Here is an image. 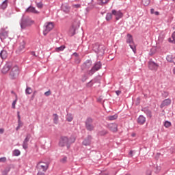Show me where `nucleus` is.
<instances>
[{"label": "nucleus", "instance_id": "obj_1", "mask_svg": "<svg viewBox=\"0 0 175 175\" xmlns=\"http://www.w3.org/2000/svg\"><path fill=\"white\" fill-rule=\"evenodd\" d=\"M76 142V137L74 136H71L70 138H68V137H61L59 146L60 147H65L66 146L67 148H69L70 147V144L75 143Z\"/></svg>", "mask_w": 175, "mask_h": 175}, {"label": "nucleus", "instance_id": "obj_2", "mask_svg": "<svg viewBox=\"0 0 175 175\" xmlns=\"http://www.w3.org/2000/svg\"><path fill=\"white\" fill-rule=\"evenodd\" d=\"M20 75V68H18V66H14L11 69V71L10 72V77L12 80H14V79H17L18 77V75Z\"/></svg>", "mask_w": 175, "mask_h": 175}, {"label": "nucleus", "instance_id": "obj_3", "mask_svg": "<svg viewBox=\"0 0 175 175\" xmlns=\"http://www.w3.org/2000/svg\"><path fill=\"white\" fill-rule=\"evenodd\" d=\"M101 68H102V63H100V62H96V63H94L91 70L88 71V75H89V76H92V75H94L95 72H98V70H99V69H101Z\"/></svg>", "mask_w": 175, "mask_h": 175}, {"label": "nucleus", "instance_id": "obj_4", "mask_svg": "<svg viewBox=\"0 0 175 175\" xmlns=\"http://www.w3.org/2000/svg\"><path fill=\"white\" fill-rule=\"evenodd\" d=\"M33 21L31 20L29 18H23L22 21L21 23V27L22 29L27 28V27H29V25H32Z\"/></svg>", "mask_w": 175, "mask_h": 175}, {"label": "nucleus", "instance_id": "obj_5", "mask_svg": "<svg viewBox=\"0 0 175 175\" xmlns=\"http://www.w3.org/2000/svg\"><path fill=\"white\" fill-rule=\"evenodd\" d=\"M92 122H94V120L91 118H88L85 121V128L88 131H90V132L94 131L95 128Z\"/></svg>", "mask_w": 175, "mask_h": 175}, {"label": "nucleus", "instance_id": "obj_6", "mask_svg": "<svg viewBox=\"0 0 175 175\" xmlns=\"http://www.w3.org/2000/svg\"><path fill=\"white\" fill-rule=\"evenodd\" d=\"M53 28H54V23L53 22L46 23L45 24V28L43 31V35L46 36V35H47V33H49L50 31L53 29Z\"/></svg>", "mask_w": 175, "mask_h": 175}, {"label": "nucleus", "instance_id": "obj_7", "mask_svg": "<svg viewBox=\"0 0 175 175\" xmlns=\"http://www.w3.org/2000/svg\"><path fill=\"white\" fill-rule=\"evenodd\" d=\"M80 27V21H79V19H75L72 22V29H70V31H72V35H75V32H76V29H77V28Z\"/></svg>", "mask_w": 175, "mask_h": 175}, {"label": "nucleus", "instance_id": "obj_8", "mask_svg": "<svg viewBox=\"0 0 175 175\" xmlns=\"http://www.w3.org/2000/svg\"><path fill=\"white\" fill-rule=\"evenodd\" d=\"M93 50L97 54H103L105 53V49H103V46L99 45V44H95L93 45Z\"/></svg>", "mask_w": 175, "mask_h": 175}, {"label": "nucleus", "instance_id": "obj_9", "mask_svg": "<svg viewBox=\"0 0 175 175\" xmlns=\"http://www.w3.org/2000/svg\"><path fill=\"white\" fill-rule=\"evenodd\" d=\"M148 66L149 69H150V70H154V72H157V70H158V68H159V65L154 62L152 60L148 62Z\"/></svg>", "mask_w": 175, "mask_h": 175}, {"label": "nucleus", "instance_id": "obj_10", "mask_svg": "<svg viewBox=\"0 0 175 175\" xmlns=\"http://www.w3.org/2000/svg\"><path fill=\"white\" fill-rule=\"evenodd\" d=\"M111 13L113 16H115L116 21L120 20V18H122V16H124L122 12H121L120 10L117 11L116 10H113Z\"/></svg>", "mask_w": 175, "mask_h": 175}, {"label": "nucleus", "instance_id": "obj_11", "mask_svg": "<svg viewBox=\"0 0 175 175\" xmlns=\"http://www.w3.org/2000/svg\"><path fill=\"white\" fill-rule=\"evenodd\" d=\"M91 66H92V62H91L90 60H88L82 65L81 69L82 70H88V69H90Z\"/></svg>", "mask_w": 175, "mask_h": 175}, {"label": "nucleus", "instance_id": "obj_12", "mask_svg": "<svg viewBox=\"0 0 175 175\" xmlns=\"http://www.w3.org/2000/svg\"><path fill=\"white\" fill-rule=\"evenodd\" d=\"M108 129L109 131H111V132L116 133L118 131V125H117L116 123H111L108 124Z\"/></svg>", "mask_w": 175, "mask_h": 175}, {"label": "nucleus", "instance_id": "obj_13", "mask_svg": "<svg viewBox=\"0 0 175 175\" xmlns=\"http://www.w3.org/2000/svg\"><path fill=\"white\" fill-rule=\"evenodd\" d=\"M38 167L44 172H46V170L49 169V164L47 163L40 162L38 164Z\"/></svg>", "mask_w": 175, "mask_h": 175}, {"label": "nucleus", "instance_id": "obj_14", "mask_svg": "<svg viewBox=\"0 0 175 175\" xmlns=\"http://www.w3.org/2000/svg\"><path fill=\"white\" fill-rule=\"evenodd\" d=\"M31 139V134H27L26 138L24 139L23 143V147L24 150H27L28 148V142Z\"/></svg>", "mask_w": 175, "mask_h": 175}, {"label": "nucleus", "instance_id": "obj_15", "mask_svg": "<svg viewBox=\"0 0 175 175\" xmlns=\"http://www.w3.org/2000/svg\"><path fill=\"white\" fill-rule=\"evenodd\" d=\"M25 49V41L23 40L22 42H21L20 45L16 50V53H23Z\"/></svg>", "mask_w": 175, "mask_h": 175}, {"label": "nucleus", "instance_id": "obj_16", "mask_svg": "<svg viewBox=\"0 0 175 175\" xmlns=\"http://www.w3.org/2000/svg\"><path fill=\"white\" fill-rule=\"evenodd\" d=\"M171 103H172V100L170 98H167L161 103L160 107L161 109H163V107L166 106H169V105H170Z\"/></svg>", "mask_w": 175, "mask_h": 175}, {"label": "nucleus", "instance_id": "obj_17", "mask_svg": "<svg viewBox=\"0 0 175 175\" xmlns=\"http://www.w3.org/2000/svg\"><path fill=\"white\" fill-rule=\"evenodd\" d=\"M26 13H33L34 14H38V10L35 8V7L30 6L26 10Z\"/></svg>", "mask_w": 175, "mask_h": 175}, {"label": "nucleus", "instance_id": "obj_18", "mask_svg": "<svg viewBox=\"0 0 175 175\" xmlns=\"http://www.w3.org/2000/svg\"><path fill=\"white\" fill-rule=\"evenodd\" d=\"M91 140H92V137L91 135H88L83 142V146H90V144H91Z\"/></svg>", "mask_w": 175, "mask_h": 175}, {"label": "nucleus", "instance_id": "obj_19", "mask_svg": "<svg viewBox=\"0 0 175 175\" xmlns=\"http://www.w3.org/2000/svg\"><path fill=\"white\" fill-rule=\"evenodd\" d=\"M144 122H146V118L143 116V115H140L137 118V123L139 124V125H143Z\"/></svg>", "mask_w": 175, "mask_h": 175}, {"label": "nucleus", "instance_id": "obj_20", "mask_svg": "<svg viewBox=\"0 0 175 175\" xmlns=\"http://www.w3.org/2000/svg\"><path fill=\"white\" fill-rule=\"evenodd\" d=\"M8 70H10V64H6L2 68L1 72L5 75L8 73Z\"/></svg>", "mask_w": 175, "mask_h": 175}, {"label": "nucleus", "instance_id": "obj_21", "mask_svg": "<svg viewBox=\"0 0 175 175\" xmlns=\"http://www.w3.org/2000/svg\"><path fill=\"white\" fill-rule=\"evenodd\" d=\"M110 2V0H97L98 5L100 6H103V5H107Z\"/></svg>", "mask_w": 175, "mask_h": 175}, {"label": "nucleus", "instance_id": "obj_22", "mask_svg": "<svg viewBox=\"0 0 175 175\" xmlns=\"http://www.w3.org/2000/svg\"><path fill=\"white\" fill-rule=\"evenodd\" d=\"M8 3H9V0H5L2 2L1 5H0V9H2V10H5L6 8H8Z\"/></svg>", "mask_w": 175, "mask_h": 175}, {"label": "nucleus", "instance_id": "obj_23", "mask_svg": "<svg viewBox=\"0 0 175 175\" xmlns=\"http://www.w3.org/2000/svg\"><path fill=\"white\" fill-rule=\"evenodd\" d=\"M0 57L2 59H6V58H8V52L5 50H2L0 53Z\"/></svg>", "mask_w": 175, "mask_h": 175}, {"label": "nucleus", "instance_id": "obj_24", "mask_svg": "<svg viewBox=\"0 0 175 175\" xmlns=\"http://www.w3.org/2000/svg\"><path fill=\"white\" fill-rule=\"evenodd\" d=\"M166 59L168 62H172L173 64H175V57H173L172 55H167Z\"/></svg>", "mask_w": 175, "mask_h": 175}, {"label": "nucleus", "instance_id": "obj_25", "mask_svg": "<svg viewBox=\"0 0 175 175\" xmlns=\"http://www.w3.org/2000/svg\"><path fill=\"white\" fill-rule=\"evenodd\" d=\"M127 38L126 42L129 43V44H133V38L132 37V35L127 34Z\"/></svg>", "mask_w": 175, "mask_h": 175}, {"label": "nucleus", "instance_id": "obj_26", "mask_svg": "<svg viewBox=\"0 0 175 175\" xmlns=\"http://www.w3.org/2000/svg\"><path fill=\"white\" fill-rule=\"evenodd\" d=\"M66 120L68 122H72L73 121V116L71 113H68L66 116Z\"/></svg>", "mask_w": 175, "mask_h": 175}, {"label": "nucleus", "instance_id": "obj_27", "mask_svg": "<svg viewBox=\"0 0 175 175\" xmlns=\"http://www.w3.org/2000/svg\"><path fill=\"white\" fill-rule=\"evenodd\" d=\"M118 116L117 115H113V116H109L107 118V120L109 121H114V120H117Z\"/></svg>", "mask_w": 175, "mask_h": 175}, {"label": "nucleus", "instance_id": "obj_28", "mask_svg": "<svg viewBox=\"0 0 175 175\" xmlns=\"http://www.w3.org/2000/svg\"><path fill=\"white\" fill-rule=\"evenodd\" d=\"M105 18L107 21H110L113 18V13H107Z\"/></svg>", "mask_w": 175, "mask_h": 175}, {"label": "nucleus", "instance_id": "obj_29", "mask_svg": "<svg viewBox=\"0 0 175 175\" xmlns=\"http://www.w3.org/2000/svg\"><path fill=\"white\" fill-rule=\"evenodd\" d=\"M25 94L27 95H31V94H32V88H31L30 87H27L25 90Z\"/></svg>", "mask_w": 175, "mask_h": 175}, {"label": "nucleus", "instance_id": "obj_30", "mask_svg": "<svg viewBox=\"0 0 175 175\" xmlns=\"http://www.w3.org/2000/svg\"><path fill=\"white\" fill-rule=\"evenodd\" d=\"M14 157H18L21 152L18 150V149H15L12 152Z\"/></svg>", "mask_w": 175, "mask_h": 175}, {"label": "nucleus", "instance_id": "obj_31", "mask_svg": "<svg viewBox=\"0 0 175 175\" xmlns=\"http://www.w3.org/2000/svg\"><path fill=\"white\" fill-rule=\"evenodd\" d=\"M64 50H65V46L64 45L55 49L57 53H59V51H64Z\"/></svg>", "mask_w": 175, "mask_h": 175}, {"label": "nucleus", "instance_id": "obj_32", "mask_svg": "<svg viewBox=\"0 0 175 175\" xmlns=\"http://www.w3.org/2000/svg\"><path fill=\"white\" fill-rule=\"evenodd\" d=\"M129 46L131 49L133 50V53L136 54V45L134 43H133V44H130Z\"/></svg>", "mask_w": 175, "mask_h": 175}, {"label": "nucleus", "instance_id": "obj_33", "mask_svg": "<svg viewBox=\"0 0 175 175\" xmlns=\"http://www.w3.org/2000/svg\"><path fill=\"white\" fill-rule=\"evenodd\" d=\"M164 126L165 128H170V126H172V122H169V121H165L164 122Z\"/></svg>", "mask_w": 175, "mask_h": 175}, {"label": "nucleus", "instance_id": "obj_34", "mask_svg": "<svg viewBox=\"0 0 175 175\" xmlns=\"http://www.w3.org/2000/svg\"><path fill=\"white\" fill-rule=\"evenodd\" d=\"M54 116V119H53V122L54 124H58V115H57V113L53 114Z\"/></svg>", "mask_w": 175, "mask_h": 175}, {"label": "nucleus", "instance_id": "obj_35", "mask_svg": "<svg viewBox=\"0 0 175 175\" xmlns=\"http://www.w3.org/2000/svg\"><path fill=\"white\" fill-rule=\"evenodd\" d=\"M105 135H107V131L103 130V131L99 132V135L100 136H105Z\"/></svg>", "mask_w": 175, "mask_h": 175}, {"label": "nucleus", "instance_id": "obj_36", "mask_svg": "<svg viewBox=\"0 0 175 175\" xmlns=\"http://www.w3.org/2000/svg\"><path fill=\"white\" fill-rule=\"evenodd\" d=\"M142 3L144 6H148L150 5V0H142Z\"/></svg>", "mask_w": 175, "mask_h": 175}, {"label": "nucleus", "instance_id": "obj_37", "mask_svg": "<svg viewBox=\"0 0 175 175\" xmlns=\"http://www.w3.org/2000/svg\"><path fill=\"white\" fill-rule=\"evenodd\" d=\"M68 160V157H64L61 160L60 162H62V163H66V161Z\"/></svg>", "mask_w": 175, "mask_h": 175}, {"label": "nucleus", "instance_id": "obj_38", "mask_svg": "<svg viewBox=\"0 0 175 175\" xmlns=\"http://www.w3.org/2000/svg\"><path fill=\"white\" fill-rule=\"evenodd\" d=\"M145 113H146V114H147L148 117H152L151 111L147 109V110L145 111Z\"/></svg>", "mask_w": 175, "mask_h": 175}, {"label": "nucleus", "instance_id": "obj_39", "mask_svg": "<svg viewBox=\"0 0 175 175\" xmlns=\"http://www.w3.org/2000/svg\"><path fill=\"white\" fill-rule=\"evenodd\" d=\"M16 103H17V99H16L15 100L13 101L12 105V109H16Z\"/></svg>", "mask_w": 175, "mask_h": 175}, {"label": "nucleus", "instance_id": "obj_40", "mask_svg": "<svg viewBox=\"0 0 175 175\" xmlns=\"http://www.w3.org/2000/svg\"><path fill=\"white\" fill-rule=\"evenodd\" d=\"M36 5L38 9H42V8H43V4L42 3H38Z\"/></svg>", "mask_w": 175, "mask_h": 175}, {"label": "nucleus", "instance_id": "obj_41", "mask_svg": "<svg viewBox=\"0 0 175 175\" xmlns=\"http://www.w3.org/2000/svg\"><path fill=\"white\" fill-rule=\"evenodd\" d=\"M45 96H50L51 95V91L49 90L44 93Z\"/></svg>", "mask_w": 175, "mask_h": 175}, {"label": "nucleus", "instance_id": "obj_42", "mask_svg": "<svg viewBox=\"0 0 175 175\" xmlns=\"http://www.w3.org/2000/svg\"><path fill=\"white\" fill-rule=\"evenodd\" d=\"M18 126L21 128L23 126V122H21V120H18Z\"/></svg>", "mask_w": 175, "mask_h": 175}, {"label": "nucleus", "instance_id": "obj_43", "mask_svg": "<svg viewBox=\"0 0 175 175\" xmlns=\"http://www.w3.org/2000/svg\"><path fill=\"white\" fill-rule=\"evenodd\" d=\"M9 169L8 170H5L4 171L2 172V175H8V173H9Z\"/></svg>", "mask_w": 175, "mask_h": 175}, {"label": "nucleus", "instance_id": "obj_44", "mask_svg": "<svg viewBox=\"0 0 175 175\" xmlns=\"http://www.w3.org/2000/svg\"><path fill=\"white\" fill-rule=\"evenodd\" d=\"M1 162H2V163L6 162V157H1V158H0V163Z\"/></svg>", "mask_w": 175, "mask_h": 175}, {"label": "nucleus", "instance_id": "obj_45", "mask_svg": "<svg viewBox=\"0 0 175 175\" xmlns=\"http://www.w3.org/2000/svg\"><path fill=\"white\" fill-rule=\"evenodd\" d=\"M163 96H164V98H167L169 96V93L167 92H163Z\"/></svg>", "mask_w": 175, "mask_h": 175}, {"label": "nucleus", "instance_id": "obj_46", "mask_svg": "<svg viewBox=\"0 0 175 175\" xmlns=\"http://www.w3.org/2000/svg\"><path fill=\"white\" fill-rule=\"evenodd\" d=\"M150 13H151V14H154V13H155V10H154V8H152V9L150 10Z\"/></svg>", "mask_w": 175, "mask_h": 175}, {"label": "nucleus", "instance_id": "obj_47", "mask_svg": "<svg viewBox=\"0 0 175 175\" xmlns=\"http://www.w3.org/2000/svg\"><path fill=\"white\" fill-rule=\"evenodd\" d=\"M116 94L118 96V95H121V91L120 90H117L116 91Z\"/></svg>", "mask_w": 175, "mask_h": 175}, {"label": "nucleus", "instance_id": "obj_48", "mask_svg": "<svg viewBox=\"0 0 175 175\" xmlns=\"http://www.w3.org/2000/svg\"><path fill=\"white\" fill-rule=\"evenodd\" d=\"M31 55H33V57H36V54L34 51L31 52Z\"/></svg>", "mask_w": 175, "mask_h": 175}, {"label": "nucleus", "instance_id": "obj_49", "mask_svg": "<svg viewBox=\"0 0 175 175\" xmlns=\"http://www.w3.org/2000/svg\"><path fill=\"white\" fill-rule=\"evenodd\" d=\"M5 132V129H0V133L2 135Z\"/></svg>", "mask_w": 175, "mask_h": 175}, {"label": "nucleus", "instance_id": "obj_50", "mask_svg": "<svg viewBox=\"0 0 175 175\" xmlns=\"http://www.w3.org/2000/svg\"><path fill=\"white\" fill-rule=\"evenodd\" d=\"M18 114V120H21V117L20 116V112H17Z\"/></svg>", "mask_w": 175, "mask_h": 175}, {"label": "nucleus", "instance_id": "obj_51", "mask_svg": "<svg viewBox=\"0 0 175 175\" xmlns=\"http://www.w3.org/2000/svg\"><path fill=\"white\" fill-rule=\"evenodd\" d=\"M36 94V91H34L33 93V95L31 96L32 99H33V98H35V94Z\"/></svg>", "mask_w": 175, "mask_h": 175}, {"label": "nucleus", "instance_id": "obj_52", "mask_svg": "<svg viewBox=\"0 0 175 175\" xmlns=\"http://www.w3.org/2000/svg\"><path fill=\"white\" fill-rule=\"evenodd\" d=\"M154 14L155 16H159V12L158 11L154 12Z\"/></svg>", "mask_w": 175, "mask_h": 175}, {"label": "nucleus", "instance_id": "obj_53", "mask_svg": "<svg viewBox=\"0 0 175 175\" xmlns=\"http://www.w3.org/2000/svg\"><path fill=\"white\" fill-rule=\"evenodd\" d=\"M75 6V8H80V4H77V5H74Z\"/></svg>", "mask_w": 175, "mask_h": 175}, {"label": "nucleus", "instance_id": "obj_54", "mask_svg": "<svg viewBox=\"0 0 175 175\" xmlns=\"http://www.w3.org/2000/svg\"><path fill=\"white\" fill-rule=\"evenodd\" d=\"M37 175H44V173L43 172H38Z\"/></svg>", "mask_w": 175, "mask_h": 175}, {"label": "nucleus", "instance_id": "obj_55", "mask_svg": "<svg viewBox=\"0 0 175 175\" xmlns=\"http://www.w3.org/2000/svg\"><path fill=\"white\" fill-rule=\"evenodd\" d=\"M133 154V151L131 150L129 152V155H131L132 157V154Z\"/></svg>", "mask_w": 175, "mask_h": 175}, {"label": "nucleus", "instance_id": "obj_56", "mask_svg": "<svg viewBox=\"0 0 175 175\" xmlns=\"http://www.w3.org/2000/svg\"><path fill=\"white\" fill-rule=\"evenodd\" d=\"M21 127H20V126H18L16 129V131H18V129H20Z\"/></svg>", "mask_w": 175, "mask_h": 175}, {"label": "nucleus", "instance_id": "obj_57", "mask_svg": "<svg viewBox=\"0 0 175 175\" xmlns=\"http://www.w3.org/2000/svg\"><path fill=\"white\" fill-rule=\"evenodd\" d=\"M173 73L175 75V68L173 69Z\"/></svg>", "mask_w": 175, "mask_h": 175}, {"label": "nucleus", "instance_id": "obj_58", "mask_svg": "<svg viewBox=\"0 0 175 175\" xmlns=\"http://www.w3.org/2000/svg\"><path fill=\"white\" fill-rule=\"evenodd\" d=\"M103 175H109V174H103Z\"/></svg>", "mask_w": 175, "mask_h": 175}, {"label": "nucleus", "instance_id": "obj_59", "mask_svg": "<svg viewBox=\"0 0 175 175\" xmlns=\"http://www.w3.org/2000/svg\"><path fill=\"white\" fill-rule=\"evenodd\" d=\"M85 80H87V78H85V79L83 80V81H85Z\"/></svg>", "mask_w": 175, "mask_h": 175}, {"label": "nucleus", "instance_id": "obj_60", "mask_svg": "<svg viewBox=\"0 0 175 175\" xmlns=\"http://www.w3.org/2000/svg\"><path fill=\"white\" fill-rule=\"evenodd\" d=\"M132 136H135V134H132Z\"/></svg>", "mask_w": 175, "mask_h": 175}, {"label": "nucleus", "instance_id": "obj_61", "mask_svg": "<svg viewBox=\"0 0 175 175\" xmlns=\"http://www.w3.org/2000/svg\"><path fill=\"white\" fill-rule=\"evenodd\" d=\"M174 1V2H175V0H173Z\"/></svg>", "mask_w": 175, "mask_h": 175}]
</instances>
